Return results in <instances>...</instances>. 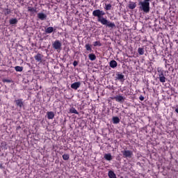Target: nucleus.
Returning <instances> with one entry per match:
<instances>
[{"mask_svg": "<svg viewBox=\"0 0 178 178\" xmlns=\"http://www.w3.org/2000/svg\"><path fill=\"white\" fill-rule=\"evenodd\" d=\"M92 16L97 17V21L101 23V24H103V26H106L109 27V29H115V27H116V25H115L113 22L108 21L106 18L103 17L105 16V12L101 10H94L92 12Z\"/></svg>", "mask_w": 178, "mask_h": 178, "instance_id": "nucleus-1", "label": "nucleus"}, {"mask_svg": "<svg viewBox=\"0 0 178 178\" xmlns=\"http://www.w3.org/2000/svg\"><path fill=\"white\" fill-rule=\"evenodd\" d=\"M139 8L144 12L145 13H149V0H143V1H140Z\"/></svg>", "mask_w": 178, "mask_h": 178, "instance_id": "nucleus-2", "label": "nucleus"}, {"mask_svg": "<svg viewBox=\"0 0 178 178\" xmlns=\"http://www.w3.org/2000/svg\"><path fill=\"white\" fill-rule=\"evenodd\" d=\"M52 47L54 49L57 50L58 52V51H60V49H62V42L56 40L53 42Z\"/></svg>", "mask_w": 178, "mask_h": 178, "instance_id": "nucleus-3", "label": "nucleus"}, {"mask_svg": "<svg viewBox=\"0 0 178 178\" xmlns=\"http://www.w3.org/2000/svg\"><path fill=\"white\" fill-rule=\"evenodd\" d=\"M111 99H115L117 102H120V104H123L124 102L126 97L122 95H117L114 97H111Z\"/></svg>", "mask_w": 178, "mask_h": 178, "instance_id": "nucleus-4", "label": "nucleus"}, {"mask_svg": "<svg viewBox=\"0 0 178 178\" xmlns=\"http://www.w3.org/2000/svg\"><path fill=\"white\" fill-rule=\"evenodd\" d=\"M124 158H131L133 156V152L130 150H124L122 152Z\"/></svg>", "mask_w": 178, "mask_h": 178, "instance_id": "nucleus-5", "label": "nucleus"}, {"mask_svg": "<svg viewBox=\"0 0 178 178\" xmlns=\"http://www.w3.org/2000/svg\"><path fill=\"white\" fill-rule=\"evenodd\" d=\"M159 72H160V74H159V81L161 83H165L166 78L165 77V75H163V70H160Z\"/></svg>", "mask_w": 178, "mask_h": 178, "instance_id": "nucleus-6", "label": "nucleus"}, {"mask_svg": "<svg viewBox=\"0 0 178 178\" xmlns=\"http://www.w3.org/2000/svg\"><path fill=\"white\" fill-rule=\"evenodd\" d=\"M80 86H81L80 82H75L71 85V88L73 90H77V88H80Z\"/></svg>", "mask_w": 178, "mask_h": 178, "instance_id": "nucleus-7", "label": "nucleus"}, {"mask_svg": "<svg viewBox=\"0 0 178 178\" xmlns=\"http://www.w3.org/2000/svg\"><path fill=\"white\" fill-rule=\"evenodd\" d=\"M47 119L52 120L55 118V113L53 111H48L47 113Z\"/></svg>", "mask_w": 178, "mask_h": 178, "instance_id": "nucleus-8", "label": "nucleus"}, {"mask_svg": "<svg viewBox=\"0 0 178 178\" xmlns=\"http://www.w3.org/2000/svg\"><path fill=\"white\" fill-rule=\"evenodd\" d=\"M17 106H19V108H22L23 106V99H19L15 101Z\"/></svg>", "mask_w": 178, "mask_h": 178, "instance_id": "nucleus-9", "label": "nucleus"}, {"mask_svg": "<svg viewBox=\"0 0 178 178\" xmlns=\"http://www.w3.org/2000/svg\"><path fill=\"white\" fill-rule=\"evenodd\" d=\"M35 59L37 60V62H42V55H41V54H38L36 56H35Z\"/></svg>", "mask_w": 178, "mask_h": 178, "instance_id": "nucleus-10", "label": "nucleus"}, {"mask_svg": "<svg viewBox=\"0 0 178 178\" xmlns=\"http://www.w3.org/2000/svg\"><path fill=\"white\" fill-rule=\"evenodd\" d=\"M118 66V63L116 60H113L110 62V67H112V69H115Z\"/></svg>", "mask_w": 178, "mask_h": 178, "instance_id": "nucleus-11", "label": "nucleus"}, {"mask_svg": "<svg viewBox=\"0 0 178 178\" xmlns=\"http://www.w3.org/2000/svg\"><path fill=\"white\" fill-rule=\"evenodd\" d=\"M38 17L40 20H45V19H47V15L44 13H38Z\"/></svg>", "mask_w": 178, "mask_h": 178, "instance_id": "nucleus-12", "label": "nucleus"}, {"mask_svg": "<svg viewBox=\"0 0 178 178\" xmlns=\"http://www.w3.org/2000/svg\"><path fill=\"white\" fill-rule=\"evenodd\" d=\"M104 159H106V161H112V154H111L110 153L106 154H104Z\"/></svg>", "mask_w": 178, "mask_h": 178, "instance_id": "nucleus-13", "label": "nucleus"}, {"mask_svg": "<svg viewBox=\"0 0 178 178\" xmlns=\"http://www.w3.org/2000/svg\"><path fill=\"white\" fill-rule=\"evenodd\" d=\"M54 32V27L49 26L47 29H45V33L47 34H51V33Z\"/></svg>", "mask_w": 178, "mask_h": 178, "instance_id": "nucleus-14", "label": "nucleus"}, {"mask_svg": "<svg viewBox=\"0 0 178 178\" xmlns=\"http://www.w3.org/2000/svg\"><path fill=\"white\" fill-rule=\"evenodd\" d=\"M120 119H119L118 117H113V122L114 124H118V123H120Z\"/></svg>", "mask_w": 178, "mask_h": 178, "instance_id": "nucleus-15", "label": "nucleus"}, {"mask_svg": "<svg viewBox=\"0 0 178 178\" xmlns=\"http://www.w3.org/2000/svg\"><path fill=\"white\" fill-rule=\"evenodd\" d=\"M108 177L110 178H116V174L113 171L108 172Z\"/></svg>", "mask_w": 178, "mask_h": 178, "instance_id": "nucleus-16", "label": "nucleus"}, {"mask_svg": "<svg viewBox=\"0 0 178 178\" xmlns=\"http://www.w3.org/2000/svg\"><path fill=\"white\" fill-rule=\"evenodd\" d=\"M137 6V4H136L135 2H131L129 5V9H135V8Z\"/></svg>", "mask_w": 178, "mask_h": 178, "instance_id": "nucleus-17", "label": "nucleus"}, {"mask_svg": "<svg viewBox=\"0 0 178 178\" xmlns=\"http://www.w3.org/2000/svg\"><path fill=\"white\" fill-rule=\"evenodd\" d=\"M88 56H89L90 60H95V59H97V56L94 54H89Z\"/></svg>", "mask_w": 178, "mask_h": 178, "instance_id": "nucleus-18", "label": "nucleus"}, {"mask_svg": "<svg viewBox=\"0 0 178 178\" xmlns=\"http://www.w3.org/2000/svg\"><path fill=\"white\" fill-rule=\"evenodd\" d=\"M70 113H75V115H79L77 110H76V108H74V107L70 109Z\"/></svg>", "mask_w": 178, "mask_h": 178, "instance_id": "nucleus-19", "label": "nucleus"}, {"mask_svg": "<svg viewBox=\"0 0 178 178\" xmlns=\"http://www.w3.org/2000/svg\"><path fill=\"white\" fill-rule=\"evenodd\" d=\"M10 24H17V19L13 18L10 19Z\"/></svg>", "mask_w": 178, "mask_h": 178, "instance_id": "nucleus-20", "label": "nucleus"}, {"mask_svg": "<svg viewBox=\"0 0 178 178\" xmlns=\"http://www.w3.org/2000/svg\"><path fill=\"white\" fill-rule=\"evenodd\" d=\"M69 158H70V156H69V154H65L63 155V159L64 161H69Z\"/></svg>", "mask_w": 178, "mask_h": 178, "instance_id": "nucleus-21", "label": "nucleus"}, {"mask_svg": "<svg viewBox=\"0 0 178 178\" xmlns=\"http://www.w3.org/2000/svg\"><path fill=\"white\" fill-rule=\"evenodd\" d=\"M123 79H124V75L122 74H118L117 75V80H123Z\"/></svg>", "mask_w": 178, "mask_h": 178, "instance_id": "nucleus-22", "label": "nucleus"}, {"mask_svg": "<svg viewBox=\"0 0 178 178\" xmlns=\"http://www.w3.org/2000/svg\"><path fill=\"white\" fill-rule=\"evenodd\" d=\"M104 9L106 10H111V9H112V5H111V4H106Z\"/></svg>", "mask_w": 178, "mask_h": 178, "instance_id": "nucleus-23", "label": "nucleus"}, {"mask_svg": "<svg viewBox=\"0 0 178 178\" xmlns=\"http://www.w3.org/2000/svg\"><path fill=\"white\" fill-rule=\"evenodd\" d=\"M138 52L139 55H144V49L139 47L138 49Z\"/></svg>", "mask_w": 178, "mask_h": 178, "instance_id": "nucleus-24", "label": "nucleus"}, {"mask_svg": "<svg viewBox=\"0 0 178 178\" xmlns=\"http://www.w3.org/2000/svg\"><path fill=\"white\" fill-rule=\"evenodd\" d=\"M15 69L16 72H23V67L16 66Z\"/></svg>", "mask_w": 178, "mask_h": 178, "instance_id": "nucleus-25", "label": "nucleus"}, {"mask_svg": "<svg viewBox=\"0 0 178 178\" xmlns=\"http://www.w3.org/2000/svg\"><path fill=\"white\" fill-rule=\"evenodd\" d=\"M94 47H101L102 44H101V42L96 41L93 43Z\"/></svg>", "mask_w": 178, "mask_h": 178, "instance_id": "nucleus-26", "label": "nucleus"}, {"mask_svg": "<svg viewBox=\"0 0 178 178\" xmlns=\"http://www.w3.org/2000/svg\"><path fill=\"white\" fill-rule=\"evenodd\" d=\"M28 11L31 12V13H34V12H35V8L33 7H28Z\"/></svg>", "mask_w": 178, "mask_h": 178, "instance_id": "nucleus-27", "label": "nucleus"}, {"mask_svg": "<svg viewBox=\"0 0 178 178\" xmlns=\"http://www.w3.org/2000/svg\"><path fill=\"white\" fill-rule=\"evenodd\" d=\"M85 48H86V51H92L91 46L88 44H86Z\"/></svg>", "mask_w": 178, "mask_h": 178, "instance_id": "nucleus-28", "label": "nucleus"}, {"mask_svg": "<svg viewBox=\"0 0 178 178\" xmlns=\"http://www.w3.org/2000/svg\"><path fill=\"white\" fill-rule=\"evenodd\" d=\"M10 10L9 9H6L4 11V15H10Z\"/></svg>", "mask_w": 178, "mask_h": 178, "instance_id": "nucleus-29", "label": "nucleus"}, {"mask_svg": "<svg viewBox=\"0 0 178 178\" xmlns=\"http://www.w3.org/2000/svg\"><path fill=\"white\" fill-rule=\"evenodd\" d=\"M3 83H12V80L10 79H3Z\"/></svg>", "mask_w": 178, "mask_h": 178, "instance_id": "nucleus-30", "label": "nucleus"}, {"mask_svg": "<svg viewBox=\"0 0 178 178\" xmlns=\"http://www.w3.org/2000/svg\"><path fill=\"white\" fill-rule=\"evenodd\" d=\"M1 145L2 147H6V142H2Z\"/></svg>", "mask_w": 178, "mask_h": 178, "instance_id": "nucleus-31", "label": "nucleus"}, {"mask_svg": "<svg viewBox=\"0 0 178 178\" xmlns=\"http://www.w3.org/2000/svg\"><path fill=\"white\" fill-rule=\"evenodd\" d=\"M77 65H79V63H77V61H74L73 65L76 67V66H77Z\"/></svg>", "mask_w": 178, "mask_h": 178, "instance_id": "nucleus-32", "label": "nucleus"}, {"mask_svg": "<svg viewBox=\"0 0 178 178\" xmlns=\"http://www.w3.org/2000/svg\"><path fill=\"white\" fill-rule=\"evenodd\" d=\"M140 101H144V97H140Z\"/></svg>", "mask_w": 178, "mask_h": 178, "instance_id": "nucleus-33", "label": "nucleus"}, {"mask_svg": "<svg viewBox=\"0 0 178 178\" xmlns=\"http://www.w3.org/2000/svg\"><path fill=\"white\" fill-rule=\"evenodd\" d=\"M175 112H177V113H178V107L175 109Z\"/></svg>", "mask_w": 178, "mask_h": 178, "instance_id": "nucleus-34", "label": "nucleus"}]
</instances>
